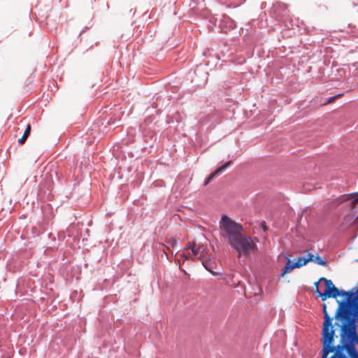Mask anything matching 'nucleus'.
<instances>
[{
  "label": "nucleus",
  "mask_w": 358,
  "mask_h": 358,
  "mask_svg": "<svg viewBox=\"0 0 358 358\" xmlns=\"http://www.w3.org/2000/svg\"><path fill=\"white\" fill-rule=\"evenodd\" d=\"M358 290L357 287L348 291L346 298L337 300L338 306L334 315L345 314L355 309L357 303Z\"/></svg>",
  "instance_id": "20e7f679"
},
{
  "label": "nucleus",
  "mask_w": 358,
  "mask_h": 358,
  "mask_svg": "<svg viewBox=\"0 0 358 358\" xmlns=\"http://www.w3.org/2000/svg\"><path fill=\"white\" fill-rule=\"evenodd\" d=\"M231 164L232 162L231 161H227L221 166H218L214 171H213L206 178L203 182V185L206 186L213 178L222 173L228 167L231 165Z\"/></svg>",
  "instance_id": "9d476101"
},
{
  "label": "nucleus",
  "mask_w": 358,
  "mask_h": 358,
  "mask_svg": "<svg viewBox=\"0 0 358 358\" xmlns=\"http://www.w3.org/2000/svg\"><path fill=\"white\" fill-rule=\"evenodd\" d=\"M220 31L224 34L236 29V22L229 16L222 15L218 24Z\"/></svg>",
  "instance_id": "6e6552de"
},
{
  "label": "nucleus",
  "mask_w": 358,
  "mask_h": 358,
  "mask_svg": "<svg viewBox=\"0 0 358 358\" xmlns=\"http://www.w3.org/2000/svg\"><path fill=\"white\" fill-rule=\"evenodd\" d=\"M242 0H239V2H241Z\"/></svg>",
  "instance_id": "f704fd0d"
},
{
  "label": "nucleus",
  "mask_w": 358,
  "mask_h": 358,
  "mask_svg": "<svg viewBox=\"0 0 358 358\" xmlns=\"http://www.w3.org/2000/svg\"><path fill=\"white\" fill-rule=\"evenodd\" d=\"M199 259H201V264L203 267L209 271L213 275L216 276L220 274V273L214 271L213 265L215 264V260L212 258L208 253L206 252L205 255H199Z\"/></svg>",
  "instance_id": "1a4fd4ad"
},
{
  "label": "nucleus",
  "mask_w": 358,
  "mask_h": 358,
  "mask_svg": "<svg viewBox=\"0 0 358 358\" xmlns=\"http://www.w3.org/2000/svg\"><path fill=\"white\" fill-rule=\"evenodd\" d=\"M83 32H84V30H82V31L80 32V34H82Z\"/></svg>",
  "instance_id": "c85d7f7f"
},
{
  "label": "nucleus",
  "mask_w": 358,
  "mask_h": 358,
  "mask_svg": "<svg viewBox=\"0 0 358 358\" xmlns=\"http://www.w3.org/2000/svg\"><path fill=\"white\" fill-rule=\"evenodd\" d=\"M203 55L206 57V58H208V57H211V58H213L215 57L216 59H220V57H218V55L216 54V53H214L213 52V50L210 49V48H206L203 52Z\"/></svg>",
  "instance_id": "2eb2a0df"
},
{
  "label": "nucleus",
  "mask_w": 358,
  "mask_h": 358,
  "mask_svg": "<svg viewBox=\"0 0 358 358\" xmlns=\"http://www.w3.org/2000/svg\"><path fill=\"white\" fill-rule=\"evenodd\" d=\"M83 32H84V30H82V31L80 32V34H82Z\"/></svg>",
  "instance_id": "c756f323"
},
{
  "label": "nucleus",
  "mask_w": 358,
  "mask_h": 358,
  "mask_svg": "<svg viewBox=\"0 0 358 358\" xmlns=\"http://www.w3.org/2000/svg\"><path fill=\"white\" fill-rule=\"evenodd\" d=\"M314 262L317 265L322 266H327L329 265V262L326 260L324 257H320L319 255H316L314 257Z\"/></svg>",
  "instance_id": "4468645a"
},
{
  "label": "nucleus",
  "mask_w": 358,
  "mask_h": 358,
  "mask_svg": "<svg viewBox=\"0 0 358 358\" xmlns=\"http://www.w3.org/2000/svg\"><path fill=\"white\" fill-rule=\"evenodd\" d=\"M83 32H84V30H82V31L80 32V34H82Z\"/></svg>",
  "instance_id": "7c9ffc66"
},
{
  "label": "nucleus",
  "mask_w": 358,
  "mask_h": 358,
  "mask_svg": "<svg viewBox=\"0 0 358 358\" xmlns=\"http://www.w3.org/2000/svg\"><path fill=\"white\" fill-rule=\"evenodd\" d=\"M189 248L191 249L192 254L194 255V257L196 259H199V255H205L206 253L203 252V251H201V253H200L201 247H196L195 243L189 244Z\"/></svg>",
  "instance_id": "ddd939ff"
},
{
  "label": "nucleus",
  "mask_w": 358,
  "mask_h": 358,
  "mask_svg": "<svg viewBox=\"0 0 358 358\" xmlns=\"http://www.w3.org/2000/svg\"><path fill=\"white\" fill-rule=\"evenodd\" d=\"M334 327L339 330V340L358 341V325L348 315H334Z\"/></svg>",
  "instance_id": "f03ea898"
},
{
  "label": "nucleus",
  "mask_w": 358,
  "mask_h": 358,
  "mask_svg": "<svg viewBox=\"0 0 358 358\" xmlns=\"http://www.w3.org/2000/svg\"><path fill=\"white\" fill-rule=\"evenodd\" d=\"M285 258L287 259V262L282 269V272L280 274V278H282L286 274L291 273L294 268H298L294 261L291 260L288 256H286Z\"/></svg>",
  "instance_id": "9b49d317"
},
{
  "label": "nucleus",
  "mask_w": 358,
  "mask_h": 358,
  "mask_svg": "<svg viewBox=\"0 0 358 358\" xmlns=\"http://www.w3.org/2000/svg\"><path fill=\"white\" fill-rule=\"evenodd\" d=\"M320 280H323L324 283V290L321 292L319 288L315 290V293L320 297L321 300L324 302L329 298L338 299V287L335 286L331 280L327 279L324 277H321Z\"/></svg>",
  "instance_id": "39448f33"
},
{
  "label": "nucleus",
  "mask_w": 358,
  "mask_h": 358,
  "mask_svg": "<svg viewBox=\"0 0 358 358\" xmlns=\"http://www.w3.org/2000/svg\"><path fill=\"white\" fill-rule=\"evenodd\" d=\"M315 257V255L311 254L310 252H308L307 253V255H306V260L308 261V262H312L315 261L314 259V257Z\"/></svg>",
  "instance_id": "aec40b11"
},
{
  "label": "nucleus",
  "mask_w": 358,
  "mask_h": 358,
  "mask_svg": "<svg viewBox=\"0 0 358 358\" xmlns=\"http://www.w3.org/2000/svg\"><path fill=\"white\" fill-rule=\"evenodd\" d=\"M322 313L324 315V320L322 322L321 336L336 334L334 324H333L334 316L331 317L327 311V306L325 303L322 304Z\"/></svg>",
  "instance_id": "0eeeda50"
},
{
  "label": "nucleus",
  "mask_w": 358,
  "mask_h": 358,
  "mask_svg": "<svg viewBox=\"0 0 358 358\" xmlns=\"http://www.w3.org/2000/svg\"><path fill=\"white\" fill-rule=\"evenodd\" d=\"M262 229H263L264 231H266L268 230V228H267V227H266L265 223L262 224Z\"/></svg>",
  "instance_id": "bb28decb"
},
{
  "label": "nucleus",
  "mask_w": 358,
  "mask_h": 358,
  "mask_svg": "<svg viewBox=\"0 0 358 358\" xmlns=\"http://www.w3.org/2000/svg\"><path fill=\"white\" fill-rule=\"evenodd\" d=\"M352 4L353 5V6H358V0L352 1Z\"/></svg>",
  "instance_id": "cd10ccee"
},
{
  "label": "nucleus",
  "mask_w": 358,
  "mask_h": 358,
  "mask_svg": "<svg viewBox=\"0 0 358 358\" xmlns=\"http://www.w3.org/2000/svg\"><path fill=\"white\" fill-rule=\"evenodd\" d=\"M83 32H84V30H82V31L80 32V34H82Z\"/></svg>",
  "instance_id": "2f4dec72"
},
{
  "label": "nucleus",
  "mask_w": 358,
  "mask_h": 358,
  "mask_svg": "<svg viewBox=\"0 0 358 358\" xmlns=\"http://www.w3.org/2000/svg\"><path fill=\"white\" fill-rule=\"evenodd\" d=\"M323 282V280H320V278L314 282V286L315 287V289H317V288H319V285L320 282Z\"/></svg>",
  "instance_id": "b1692460"
},
{
  "label": "nucleus",
  "mask_w": 358,
  "mask_h": 358,
  "mask_svg": "<svg viewBox=\"0 0 358 358\" xmlns=\"http://www.w3.org/2000/svg\"><path fill=\"white\" fill-rule=\"evenodd\" d=\"M348 291H345L341 288H338V297H341L342 299L346 298Z\"/></svg>",
  "instance_id": "a211bd4d"
},
{
  "label": "nucleus",
  "mask_w": 358,
  "mask_h": 358,
  "mask_svg": "<svg viewBox=\"0 0 358 358\" xmlns=\"http://www.w3.org/2000/svg\"><path fill=\"white\" fill-rule=\"evenodd\" d=\"M343 94H337V95H336V96H331V97L328 98V99H327V102L325 103V104H327V103H329L331 102V101H334L335 99H336L337 97H339V96H342Z\"/></svg>",
  "instance_id": "412c9836"
},
{
  "label": "nucleus",
  "mask_w": 358,
  "mask_h": 358,
  "mask_svg": "<svg viewBox=\"0 0 358 358\" xmlns=\"http://www.w3.org/2000/svg\"><path fill=\"white\" fill-rule=\"evenodd\" d=\"M229 50H230L229 52H225L224 50H222V52L223 53L224 56L227 55L229 57L234 53L231 49Z\"/></svg>",
  "instance_id": "393cba45"
},
{
  "label": "nucleus",
  "mask_w": 358,
  "mask_h": 358,
  "mask_svg": "<svg viewBox=\"0 0 358 358\" xmlns=\"http://www.w3.org/2000/svg\"><path fill=\"white\" fill-rule=\"evenodd\" d=\"M337 337L336 334L321 336V358H344L335 345V339Z\"/></svg>",
  "instance_id": "7ed1b4c3"
},
{
  "label": "nucleus",
  "mask_w": 358,
  "mask_h": 358,
  "mask_svg": "<svg viewBox=\"0 0 358 358\" xmlns=\"http://www.w3.org/2000/svg\"><path fill=\"white\" fill-rule=\"evenodd\" d=\"M73 227H74V226L71 225L67 229V232H68V235H69V237H73L74 236V233L72 231V229H73Z\"/></svg>",
  "instance_id": "5701e85b"
},
{
  "label": "nucleus",
  "mask_w": 358,
  "mask_h": 358,
  "mask_svg": "<svg viewBox=\"0 0 358 358\" xmlns=\"http://www.w3.org/2000/svg\"><path fill=\"white\" fill-rule=\"evenodd\" d=\"M343 94H337V95H336V96H331V97L328 98V99H327V102L325 103V104H327V103H329L331 102V101H334L335 99H336L337 97H339V96H342Z\"/></svg>",
  "instance_id": "4be33fe9"
},
{
  "label": "nucleus",
  "mask_w": 358,
  "mask_h": 358,
  "mask_svg": "<svg viewBox=\"0 0 358 358\" xmlns=\"http://www.w3.org/2000/svg\"><path fill=\"white\" fill-rule=\"evenodd\" d=\"M27 138L25 137L22 136L20 138L18 139V142L19 143L22 144L25 142Z\"/></svg>",
  "instance_id": "a878e982"
},
{
  "label": "nucleus",
  "mask_w": 358,
  "mask_h": 358,
  "mask_svg": "<svg viewBox=\"0 0 358 358\" xmlns=\"http://www.w3.org/2000/svg\"><path fill=\"white\" fill-rule=\"evenodd\" d=\"M220 224L227 243L240 255L248 256L258 250L257 238L246 234L241 224L226 215H222Z\"/></svg>",
  "instance_id": "f257e3e1"
},
{
  "label": "nucleus",
  "mask_w": 358,
  "mask_h": 358,
  "mask_svg": "<svg viewBox=\"0 0 358 358\" xmlns=\"http://www.w3.org/2000/svg\"><path fill=\"white\" fill-rule=\"evenodd\" d=\"M298 268L306 265L308 264V261L306 260V257L305 256L299 257L296 261L294 262Z\"/></svg>",
  "instance_id": "f3484780"
},
{
  "label": "nucleus",
  "mask_w": 358,
  "mask_h": 358,
  "mask_svg": "<svg viewBox=\"0 0 358 358\" xmlns=\"http://www.w3.org/2000/svg\"><path fill=\"white\" fill-rule=\"evenodd\" d=\"M351 198H354L351 201V206L353 208L358 203V192L343 194L340 196V201L341 202H344L350 200Z\"/></svg>",
  "instance_id": "f8f14e48"
},
{
  "label": "nucleus",
  "mask_w": 358,
  "mask_h": 358,
  "mask_svg": "<svg viewBox=\"0 0 358 358\" xmlns=\"http://www.w3.org/2000/svg\"><path fill=\"white\" fill-rule=\"evenodd\" d=\"M30 134H31V125L29 124H28L27 125V127H26L24 131L22 136L27 138L29 136Z\"/></svg>",
  "instance_id": "6ab92c4d"
},
{
  "label": "nucleus",
  "mask_w": 358,
  "mask_h": 358,
  "mask_svg": "<svg viewBox=\"0 0 358 358\" xmlns=\"http://www.w3.org/2000/svg\"><path fill=\"white\" fill-rule=\"evenodd\" d=\"M358 325V310L356 308L345 313Z\"/></svg>",
  "instance_id": "dca6fc26"
},
{
  "label": "nucleus",
  "mask_w": 358,
  "mask_h": 358,
  "mask_svg": "<svg viewBox=\"0 0 358 358\" xmlns=\"http://www.w3.org/2000/svg\"><path fill=\"white\" fill-rule=\"evenodd\" d=\"M85 233H89V230H88V229H86V230H85Z\"/></svg>",
  "instance_id": "473e14b6"
},
{
  "label": "nucleus",
  "mask_w": 358,
  "mask_h": 358,
  "mask_svg": "<svg viewBox=\"0 0 358 358\" xmlns=\"http://www.w3.org/2000/svg\"><path fill=\"white\" fill-rule=\"evenodd\" d=\"M353 358H358V355L354 357Z\"/></svg>",
  "instance_id": "72a5a7b5"
},
{
  "label": "nucleus",
  "mask_w": 358,
  "mask_h": 358,
  "mask_svg": "<svg viewBox=\"0 0 358 358\" xmlns=\"http://www.w3.org/2000/svg\"><path fill=\"white\" fill-rule=\"evenodd\" d=\"M337 348L344 358H353L358 355V341L355 340H339L336 345Z\"/></svg>",
  "instance_id": "423d86ee"
}]
</instances>
